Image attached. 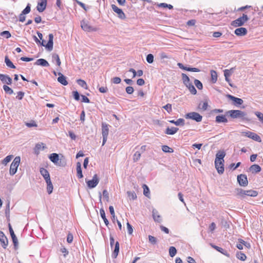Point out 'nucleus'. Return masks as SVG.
Here are the masks:
<instances>
[{
  "label": "nucleus",
  "instance_id": "obj_1",
  "mask_svg": "<svg viewBox=\"0 0 263 263\" xmlns=\"http://www.w3.org/2000/svg\"><path fill=\"white\" fill-rule=\"evenodd\" d=\"M227 113L233 119H244L247 115L246 113L239 110H231L228 111Z\"/></svg>",
  "mask_w": 263,
  "mask_h": 263
},
{
  "label": "nucleus",
  "instance_id": "obj_2",
  "mask_svg": "<svg viewBox=\"0 0 263 263\" xmlns=\"http://www.w3.org/2000/svg\"><path fill=\"white\" fill-rule=\"evenodd\" d=\"M21 161V158L20 157H16L12 163L11 164L10 167V174L11 175H14L17 171V167L19 166L20 163Z\"/></svg>",
  "mask_w": 263,
  "mask_h": 263
},
{
  "label": "nucleus",
  "instance_id": "obj_3",
  "mask_svg": "<svg viewBox=\"0 0 263 263\" xmlns=\"http://www.w3.org/2000/svg\"><path fill=\"white\" fill-rule=\"evenodd\" d=\"M49 40L47 44H45V41L44 40H41L42 42L40 41V44L45 47V48L48 50V51H51L53 49V35L52 34H49Z\"/></svg>",
  "mask_w": 263,
  "mask_h": 263
},
{
  "label": "nucleus",
  "instance_id": "obj_4",
  "mask_svg": "<svg viewBox=\"0 0 263 263\" xmlns=\"http://www.w3.org/2000/svg\"><path fill=\"white\" fill-rule=\"evenodd\" d=\"M249 20L246 14H243L242 16L233 21L231 25L234 27H238L243 25Z\"/></svg>",
  "mask_w": 263,
  "mask_h": 263
},
{
  "label": "nucleus",
  "instance_id": "obj_5",
  "mask_svg": "<svg viewBox=\"0 0 263 263\" xmlns=\"http://www.w3.org/2000/svg\"><path fill=\"white\" fill-rule=\"evenodd\" d=\"M186 119H190L196 121L197 122H200L202 120V117L198 112H191L187 113L185 115Z\"/></svg>",
  "mask_w": 263,
  "mask_h": 263
},
{
  "label": "nucleus",
  "instance_id": "obj_6",
  "mask_svg": "<svg viewBox=\"0 0 263 263\" xmlns=\"http://www.w3.org/2000/svg\"><path fill=\"white\" fill-rule=\"evenodd\" d=\"M241 134H242V136L250 138L256 141L259 142L261 141L260 137L257 134H256L254 133L250 132V131H247V132H242Z\"/></svg>",
  "mask_w": 263,
  "mask_h": 263
},
{
  "label": "nucleus",
  "instance_id": "obj_7",
  "mask_svg": "<svg viewBox=\"0 0 263 263\" xmlns=\"http://www.w3.org/2000/svg\"><path fill=\"white\" fill-rule=\"evenodd\" d=\"M81 26L82 29L85 31L91 32L96 30V28L91 26L87 21L83 20L81 21Z\"/></svg>",
  "mask_w": 263,
  "mask_h": 263
},
{
  "label": "nucleus",
  "instance_id": "obj_8",
  "mask_svg": "<svg viewBox=\"0 0 263 263\" xmlns=\"http://www.w3.org/2000/svg\"><path fill=\"white\" fill-rule=\"evenodd\" d=\"M99 182V179L98 178L97 175L95 174L92 179L90 180H86V182L87 184V186L89 188L92 189L95 187Z\"/></svg>",
  "mask_w": 263,
  "mask_h": 263
},
{
  "label": "nucleus",
  "instance_id": "obj_9",
  "mask_svg": "<svg viewBox=\"0 0 263 263\" xmlns=\"http://www.w3.org/2000/svg\"><path fill=\"white\" fill-rule=\"evenodd\" d=\"M224 161H222L221 160H219L218 159L215 160V167L218 172V173L220 174H223L224 172Z\"/></svg>",
  "mask_w": 263,
  "mask_h": 263
},
{
  "label": "nucleus",
  "instance_id": "obj_10",
  "mask_svg": "<svg viewBox=\"0 0 263 263\" xmlns=\"http://www.w3.org/2000/svg\"><path fill=\"white\" fill-rule=\"evenodd\" d=\"M111 8L113 11L117 14L118 17L119 18L122 20H124L126 18L125 14L123 12L122 9L119 8L115 5H112Z\"/></svg>",
  "mask_w": 263,
  "mask_h": 263
},
{
  "label": "nucleus",
  "instance_id": "obj_11",
  "mask_svg": "<svg viewBox=\"0 0 263 263\" xmlns=\"http://www.w3.org/2000/svg\"><path fill=\"white\" fill-rule=\"evenodd\" d=\"M237 181L239 185L242 186H246L248 183L247 176L243 174H240L237 176Z\"/></svg>",
  "mask_w": 263,
  "mask_h": 263
},
{
  "label": "nucleus",
  "instance_id": "obj_12",
  "mask_svg": "<svg viewBox=\"0 0 263 263\" xmlns=\"http://www.w3.org/2000/svg\"><path fill=\"white\" fill-rule=\"evenodd\" d=\"M9 230L10 234L11 235V238L12 239L13 243L14 246V248L15 249H16L17 246L18 245V240H17V238L16 236H15L14 232L13 230V229H12L11 226L10 225V224H9Z\"/></svg>",
  "mask_w": 263,
  "mask_h": 263
},
{
  "label": "nucleus",
  "instance_id": "obj_13",
  "mask_svg": "<svg viewBox=\"0 0 263 263\" xmlns=\"http://www.w3.org/2000/svg\"><path fill=\"white\" fill-rule=\"evenodd\" d=\"M0 242L2 246L5 249L6 248L8 245V239L4 233L1 231H0Z\"/></svg>",
  "mask_w": 263,
  "mask_h": 263
},
{
  "label": "nucleus",
  "instance_id": "obj_14",
  "mask_svg": "<svg viewBox=\"0 0 263 263\" xmlns=\"http://www.w3.org/2000/svg\"><path fill=\"white\" fill-rule=\"evenodd\" d=\"M227 98L233 101V104L234 105H241L243 101L241 99L235 97L231 95H228Z\"/></svg>",
  "mask_w": 263,
  "mask_h": 263
},
{
  "label": "nucleus",
  "instance_id": "obj_15",
  "mask_svg": "<svg viewBox=\"0 0 263 263\" xmlns=\"http://www.w3.org/2000/svg\"><path fill=\"white\" fill-rule=\"evenodd\" d=\"M0 79L3 83H6L8 85H10L12 83V79L8 75L0 74Z\"/></svg>",
  "mask_w": 263,
  "mask_h": 263
},
{
  "label": "nucleus",
  "instance_id": "obj_16",
  "mask_svg": "<svg viewBox=\"0 0 263 263\" xmlns=\"http://www.w3.org/2000/svg\"><path fill=\"white\" fill-rule=\"evenodd\" d=\"M40 172L42 176L45 180L46 182H48L49 180H51L49 173L46 169L44 168H41Z\"/></svg>",
  "mask_w": 263,
  "mask_h": 263
},
{
  "label": "nucleus",
  "instance_id": "obj_17",
  "mask_svg": "<svg viewBox=\"0 0 263 263\" xmlns=\"http://www.w3.org/2000/svg\"><path fill=\"white\" fill-rule=\"evenodd\" d=\"M109 132L108 125L106 123H102V137H107Z\"/></svg>",
  "mask_w": 263,
  "mask_h": 263
},
{
  "label": "nucleus",
  "instance_id": "obj_18",
  "mask_svg": "<svg viewBox=\"0 0 263 263\" xmlns=\"http://www.w3.org/2000/svg\"><path fill=\"white\" fill-rule=\"evenodd\" d=\"M46 0H42V1L38 3L36 7L37 10L40 12H43L46 7Z\"/></svg>",
  "mask_w": 263,
  "mask_h": 263
},
{
  "label": "nucleus",
  "instance_id": "obj_19",
  "mask_svg": "<svg viewBox=\"0 0 263 263\" xmlns=\"http://www.w3.org/2000/svg\"><path fill=\"white\" fill-rule=\"evenodd\" d=\"M59 77L58 78V81L61 84L63 85H67L68 84V82L66 80V78L61 72L58 73Z\"/></svg>",
  "mask_w": 263,
  "mask_h": 263
},
{
  "label": "nucleus",
  "instance_id": "obj_20",
  "mask_svg": "<svg viewBox=\"0 0 263 263\" xmlns=\"http://www.w3.org/2000/svg\"><path fill=\"white\" fill-rule=\"evenodd\" d=\"M34 64L36 65H40L43 67H48L49 66L48 62L44 59H39L37 60Z\"/></svg>",
  "mask_w": 263,
  "mask_h": 263
},
{
  "label": "nucleus",
  "instance_id": "obj_21",
  "mask_svg": "<svg viewBox=\"0 0 263 263\" xmlns=\"http://www.w3.org/2000/svg\"><path fill=\"white\" fill-rule=\"evenodd\" d=\"M235 33L238 36H243L247 33V30L243 27L238 28L235 30Z\"/></svg>",
  "mask_w": 263,
  "mask_h": 263
},
{
  "label": "nucleus",
  "instance_id": "obj_22",
  "mask_svg": "<svg viewBox=\"0 0 263 263\" xmlns=\"http://www.w3.org/2000/svg\"><path fill=\"white\" fill-rule=\"evenodd\" d=\"M45 146L43 143H39L35 145V146L34 148V153L36 155H38L41 150H43L45 148Z\"/></svg>",
  "mask_w": 263,
  "mask_h": 263
},
{
  "label": "nucleus",
  "instance_id": "obj_23",
  "mask_svg": "<svg viewBox=\"0 0 263 263\" xmlns=\"http://www.w3.org/2000/svg\"><path fill=\"white\" fill-rule=\"evenodd\" d=\"M153 217L154 220L157 222H161V218L160 215L159 214L158 212L156 210H153Z\"/></svg>",
  "mask_w": 263,
  "mask_h": 263
},
{
  "label": "nucleus",
  "instance_id": "obj_24",
  "mask_svg": "<svg viewBox=\"0 0 263 263\" xmlns=\"http://www.w3.org/2000/svg\"><path fill=\"white\" fill-rule=\"evenodd\" d=\"M49 159L55 164H57L59 160V156L56 153H52L49 156Z\"/></svg>",
  "mask_w": 263,
  "mask_h": 263
},
{
  "label": "nucleus",
  "instance_id": "obj_25",
  "mask_svg": "<svg viewBox=\"0 0 263 263\" xmlns=\"http://www.w3.org/2000/svg\"><path fill=\"white\" fill-rule=\"evenodd\" d=\"M178 128L175 127H172L171 128L167 127L165 132V133L167 135H174L175 133L177 132L178 130Z\"/></svg>",
  "mask_w": 263,
  "mask_h": 263
},
{
  "label": "nucleus",
  "instance_id": "obj_26",
  "mask_svg": "<svg viewBox=\"0 0 263 263\" xmlns=\"http://www.w3.org/2000/svg\"><path fill=\"white\" fill-rule=\"evenodd\" d=\"M77 172L78 177L79 178H83V176L82 174V171L81 169V164L79 162H77Z\"/></svg>",
  "mask_w": 263,
  "mask_h": 263
},
{
  "label": "nucleus",
  "instance_id": "obj_27",
  "mask_svg": "<svg viewBox=\"0 0 263 263\" xmlns=\"http://www.w3.org/2000/svg\"><path fill=\"white\" fill-rule=\"evenodd\" d=\"M184 120L183 119L180 118L176 121L171 120L170 122L174 124L176 126H182L184 125Z\"/></svg>",
  "mask_w": 263,
  "mask_h": 263
},
{
  "label": "nucleus",
  "instance_id": "obj_28",
  "mask_svg": "<svg viewBox=\"0 0 263 263\" xmlns=\"http://www.w3.org/2000/svg\"><path fill=\"white\" fill-rule=\"evenodd\" d=\"M250 171L252 173H258L261 171V167L257 164H253L250 167Z\"/></svg>",
  "mask_w": 263,
  "mask_h": 263
},
{
  "label": "nucleus",
  "instance_id": "obj_29",
  "mask_svg": "<svg viewBox=\"0 0 263 263\" xmlns=\"http://www.w3.org/2000/svg\"><path fill=\"white\" fill-rule=\"evenodd\" d=\"M216 122L217 123H227L228 120L224 116H217L216 117Z\"/></svg>",
  "mask_w": 263,
  "mask_h": 263
},
{
  "label": "nucleus",
  "instance_id": "obj_30",
  "mask_svg": "<svg viewBox=\"0 0 263 263\" xmlns=\"http://www.w3.org/2000/svg\"><path fill=\"white\" fill-rule=\"evenodd\" d=\"M119 252V243L117 241L115 243V248L112 253V256L115 258L117 257Z\"/></svg>",
  "mask_w": 263,
  "mask_h": 263
},
{
  "label": "nucleus",
  "instance_id": "obj_31",
  "mask_svg": "<svg viewBox=\"0 0 263 263\" xmlns=\"http://www.w3.org/2000/svg\"><path fill=\"white\" fill-rule=\"evenodd\" d=\"M100 213L101 217L103 219L105 224H106V226H108V224H109V221L106 217L105 211L103 209H101L100 210Z\"/></svg>",
  "mask_w": 263,
  "mask_h": 263
},
{
  "label": "nucleus",
  "instance_id": "obj_32",
  "mask_svg": "<svg viewBox=\"0 0 263 263\" xmlns=\"http://www.w3.org/2000/svg\"><path fill=\"white\" fill-rule=\"evenodd\" d=\"M258 195L257 191L254 190H246V196L256 197Z\"/></svg>",
  "mask_w": 263,
  "mask_h": 263
},
{
  "label": "nucleus",
  "instance_id": "obj_33",
  "mask_svg": "<svg viewBox=\"0 0 263 263\" xmlns=\"http://www.w3.org/2000/svg\"><path fill=\"white\" fill-rule=\"evenodd\" d=\"M236 192L237 195L240 198H244L246 197V190L242 189H237Z\"/></svg>",
  "mask_w": 263,
  "mask_h": 263
},
{
  "label": "nucleus",
  "instance_id": "obj_34",
  "mask_svg": "<svg viewBox=\"0 0 263 263\" xmlns=\"http://www.w3.org/2000/svg\"><path fill=\"white\" fill-rule=\"evenodd\" d=\"M211 76V81L212 83H215L217 80V74L216 71L212 70L210 71Z\"/></svg>",
  "mask_w": 263,
  "mask_h": 263
},
{
  "label": "nucleus",
  "instance_id": "obj_35",
  "mask_svg": "<svg viewBox=\"0 0 263 263\" xmlns=\"http://www.w3.org/2000/svg\"><path fill=\"white\" fill-rule=\"evenodd\" d=\"M226 155V154L224 152H219L217 153L216 155L215 159H218L219 160H221L222 161H224L223 158Z\"/></svg>",
  "mask_w": 263,
  "mask_h": 263
},
{
  "label": "nucleus",
  "instance_id": "obj_36",
  "mask_svg": "<svg viewBox=\"0 0 263 263\" xmlns=\"http://www.w3.org/2000/svg\"><path fill=\"white\" fill-rule=\"evenodd\" d=\"M47 183V191L49 194H50L53 191V185L51 180L46 182Z\"/></svg>",
  "mask_w": 263,
  "mask_h": 263
},
{
  "label": "nucleus",
  "instance_id": "obj_37",
  "mask_svg": "<svg viewBox=\"0 0 263 263\" xmlns=\"http://www.w3.org/2000/svg\"><path fill=\"white\" fill-rule=\"evenodd\" d=\"M182 78L183 83L186 86L191 83L189 77L185 73L182 74Z\"/></svg>",
  "mask_w": 263,
  "mask_h": 263
},
{
  "label": "nucleus",
  "instance_id": "obj_38",
  "mask_svg": "<svg viewBox=\"0 0 263 263\" xmlns=\"http://www.w3.org/2000/svg\"><path fill=\"white\" fill-rule=\"evenodd\" d=\"M186 86L188 88L191 93L193 95H195L196 93V89L191 83Z\"/></svg>",
  "mask_w": 263,
  "mask_h": 263
},
{
  "label": "nucleus",
  "instance_id": "obj_39",
  "mask_svg": "<svg viewBox=\"0 0 263 263\" xmlns=\"http://www.w3.org/2000/svg\"><path fill=\"white\" fill-rule=\"evenodd\" d=\"M5 62L6 63V65L12 68H15V66L13 65L12 62L7 57H5Z\"/></svg>",
  "mask_w": 263,
  "mask_h": 263
},
{
  "label": "nucleus",
  "instance_id": "obj_40",
  "mask_svg": "<svg viewBox=\"0 0 263 263\" xmlns=\"http://www.w3.org/2000/svg\"><path fill=\"white\" fill-rule=\"evenodd\" d=\"M141 154L142 153L140 151H137L135 152L133 156V160L134 162H137L140 159Z\"/></svg>",
  "mask_w": 263,
  "mask_h": 263
},
{
  "label": "nucleus",
  "instance_id": "obj_41",
  "mask_svg": "<svg viewBox=\"0 0 263 263\" xmlns=\"http://www.w3.org/2000/svg\"><path fill=\"white\" fill-rule=\"evenodd\" d=\"M162 150L163 151V152H164V153H172L174 152L173 148L170 147L169 146H168L167 145H163L162 146Z\"/></svg>",
  "mask_w": 263,
  "mask_h": 263
},
{
  "label": "nucleus",
  "instance_id": "obj_42",
  "mask_svg": "<svg viewBox=\"0 0 263 263\" xmlns=\"http://www.w3.org/2000/svg\"><path fill=\"white\" fill-rule=\"evenodd\" d=\"M3 89L5 91L6 93H7L9 95H11L13 93V90L11 88H10L9 86H8L7 85H4Z\"/></svg>",
  "mask_w": 263,
  "mask_h": 263
},
{
  "label": "nucleus",
  "instance_id": "obj_43",
  "mask_svg": "<svg viewBox=\"0 0 263 263\" xmlns=\"http://www.w3.org/2000/svg\"><path fill=\"white\" fill-rule=\"evenodd\" d=\"M127 194L130 199L135 200L137 198V195L134 192L128 191Z\"/></svg>",
  "mask_w": 263,
  "mask_h": 263
},
{
  "label": "nucleus",
  "instance_id": "obj_44",
  "mask_svg": "<svg viewBox=\"0 0 263 263\" xmlns=\"http://www.w3.org/2000/svg\"><path fill=\"white\" fill-rule=\"evenodd\" d=\"M143 194L144 195L146 196V197H149V195L150 194V192H149V188L148 187V186L145 185V184H144L143 185Z\"/></svg>",
  "mask_w": 263,
  "mask_h": 263
},
{
  "label": "nucleus",
  "instance_id": "obj_45",
  "mask_svg": "<svg viewBox=\"0 0 263 263\" xmlns=\"http://www.w3.org/2000/svg\"><path fill=\"white\" fill-rule=\"evenodd\" d=\"M52 60L56 61L58 66H60L61 65V61L59 56L57 54L54 53L52 55Z\"/></svg>",
  "mask_w": 263,
  "mask_h": 263
},
{
  "label": "nucleus",
  "instance_id": "obj_46",
  "mask_svg": "<svg viewBox=\"0 0 263 263\" xmlns=\"http://www.w3.org/2000/svg\"><path fill=\"white\" fill-rule=\"evenodd\" d=\"M177 253V250L174 247H171L169 249V254L171 257H174Z\"/></svg>",
  "mask_w": 263,
  "mask_h": 263
},
{
  "label": "nucleus",
  "instance_id": "obj_47",
  "mask_svg": "<svg viewBox=\"0 0 263 263\" xmlns=\"http://www.w3.org/2000/svg\"><path fill=\"white\" fill-rule=\"evenodd\" d=\"M208 103L207 102H204L203 103H200L199 107L203 111H205L208 109Z\"/></svg>",
  "mask_w": 263,
  "mask_h": 263
},
{
  "label": "nucleus",
  "instance_id": "obj_48",
  "mask_svg": "<svg viewBox=\"0 0 263 263\" xmlns=\"http://www.w3.org/2000/svg\"><path fill=\"white\" fill-rule=\"evenodd\" d=\"M237 258L242 261H244L246 259L247 256L244 253H242L241 252L238 253L237 254Z\"/></svg>",
  "mask_w": 263,
  "mask_h": 263
},
{
  "label": "nucleus",
  "instance_id": "obj_49",
  "mask_svg": "<svg viewBox=\"0 0 263 263\" xmlns=\"http://www.w3.org/2000/svg\"><path fill=\"white\" fill-rule=\"evenodd\" d=\"M182 69L187 70L189 71H193V72H199L200 71V70L198 68L187 67L184 66H183V68H182Z\"/></svg>",
  "mask_w": 263,
  "mask_h": 263
},
{
  "label": "nucleus",
  "instance_id": "obj_50",
  "mask_svg": "<svg viewBox=\"0 0 263 263\" xmlns=\"http://www.w3.org/2000/svg\"><path fill=\"white\" fill-rule=\"evenodd\" d=\"M77 83L82 87L85 88V89L87 88V84L85 82V81H84V80H81V79L78 80Z\"/></svg>",
  "mask_w": 263,
  "mask_h": 263
},
{
  "label": "nucleus",
  "instance_id": "obj_51",
  "mask_svg": "<svg viewBox=\"0 0 263 263\" xmlns=\"http://www.w3.org/2000/svg\"><path fill=\"white\" fill-rule=\"evenodd\" d=\"M12 158V155L7 156L2 161V163L4 165H6L8 163H9Z\"/></svg>",
  "mask_w": 263,
  "mask_h": 263
},
{
  "label": "nucleus",
  "instance_id": "obj_52",
  "mask_svg": "<svg viewBox=\"0 0 263 263\" xmlns=\"http://www.w3.org/2000/svg\"><path fill=\"white\" fill-rule=\"evenodd\" d=\"M233 71V68L231 69H226L224 71V76L225 77H229Z\"/></svg>",
  "mask_w": 263,
  "mask_h": 263
},
{
  "label": "nucleus",
  "instance_id": "obj_53",
  "mask_svg": "<svg viewBox=\"0 0 263 263\" xmlns=\"http://www.w3.org/2000/svg\"><path fill=\"white\" fill-rule=\"evenodd\" d=\"M194 83L198 89H201L202 88V84L198 80H195Z\"/></svg>",
  "mask_w": 263,
  "mask_h": 263
},
{
  "label": "nucleus",
  "instance_id": "obj_54",
  "mask_svg": "<svg viewBox=\"0 0 263 263\" xmlns=\"http://www.w3.org/2000/svg\"><path fill=\"white\" fill-rule=\"evenodd\" d=\"M213 248H215L218 251L222 253V254H223L224 255H225L227 257H229V254L227 252H223V250L221 248H220V247H219L218 246H213Z\"/></svg>",
  "mask_w": 263,
  "mask_h": 263
},
{
  "label": "nucleus",
  "instance_id": "obj_55",
  "mask_svg": "<svg viewBox=\"0 0 263 263\" xmlns=\"http://www.w3.org/2000/svg\"><path fill=\"white\" fill-rule=\"evenodd\" d=\"M146 61L148 63H152L154 62V56L152 54H148L146 57Z\"/></svg>",
  "mask_w": 263,
  "mask_h": 263
},
{
  "label": "nucleus",
  "instance_id": "obj_56",
  "mask_svg": "<svg viewBox=\"0 0 263 263\" xmlns=\"http://www.w3.org/2000/svg\"><path fill=\"white\" fill-rule=\"evenodd\" d=\"M1 35L3 36L6 37V39H8L11 36V34L8 31H3L1 33Z\"/></svg>",
  "mask_w": 263,
  "mask_h": 263
},
{
  "label": "nucleus",
  "instance_id": "obj_57",
  "mask_svg": "<svg viewBox=\"0 0 263 263\" xmlns=\"http://www.w3.org/2000/svg\"><path fill=\"white\" fill-rule=\"evenodd\" d=\"M238 242L243 243V246H245L247 248H250L251 247L250 243L245 241L241 239H238Z\"/></svg>",
  "mask_w": 263,
  "mask_h": 263
},
{
  "label": "nucleus",
  "instance_id": "obj_58",
  "mask_svg": "<svg viewBox=\"0 0 263 263\" xmlns=\"http://www.w3.org/2000/svg\"><path fill=\"white\" fill-rule=\"evenodd\" d=\"M255 114L258 118L259 120L263 123V114L259 111H256L255 112Z\"/></svg>",
  "mask_w": 263,
  "mask_h": 263
},
{
  "label": "nucleus",
  "instance_id": "obj_59",
  "mask_svg": "<svg viewBox=\"0 0 263 263\" xmlns=\"http://www.w3.org/2000/svg\"><path fill=\"white\" fill-rule=\"evenodd\" d=\"M148 240L153 245L156 244L157 242L156 238L155 237L151 235L148 236Z\"/></svg>",
  "mask_w": 263,
  "mask_h": 263
},
{
  "label": "nucleus",
  "instance_id": "obj_60",
  "mask_svg": "<svg viewBox=\"0 0 263 263\" xmlns=\"http://www.w3.org/2000/svg\"><path fill=\"white\" fill-rule=\"evenodd\" d=\"M30 5L29 4H28L26 7L23 10V11L22 12V13H23L24 14H28L30 12Z\"/></svg>",
  "mask_w": 263,
  "mask_h": 263
},
{
  "label": "nucleus",
  "instance_id": "obj_61",
  "mask_svg": "<svg viewBox=\"0 0 263 263\" xmlns=\"http://www.w3.org/2000/svg\"><path fill=\"white\" fill-rule=\"evenodd\" d=\"M168 113H170L172 110V105L170 104H167L166 105L163 107Z\"/></svg>",
  "mask_w": 263,
  "mask_h": 263
},
{
  "label": "nucleus",
  "instance_id": "obj_62",
  "mask_svg": "<svg viewBox=\"0 0 263 263\" xmlns=\"http://www.w3.org/2000/svg\"><path fill=\"white\" fill-rule=\"evenodd\" d=\"M26 125L28 127H37V124L34 121H32L29 123H26Z\"/></svg>",
  "mask_w": 263,
  "mask_h": 263
},
{
  "label": "nucleus",
  "instance_id": "obj_63",
  "mask_svg": "<svg viewBox=\"0 0 263 263\" xmlns=\"http://www.w3.org/2000/svg\"><path fill=\"white\" fill-rule=\"evenodd\" d=\"M111 81L114 84H119L121 80L119 77H115L112 79Z\"/></svg>",
  "mask_w": 263,
  "mask_h": 263
},
{
  "label": "nucleus",
  "instance_id": "obj_64",
  "mask_svg": "<svg viewBox=\"0 0 263 263\" xmlns=\"http://www.w3.org/2000/svg\"><path fill=\"white\" fill-rule=\"evenodd\" d=\"M126 92L128 93V94H132L134 92V88L132 86H128L126 88Z\"/></svg>",
  "mask_w": 263,
  "mask_h": 263
}]
</instances>
